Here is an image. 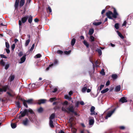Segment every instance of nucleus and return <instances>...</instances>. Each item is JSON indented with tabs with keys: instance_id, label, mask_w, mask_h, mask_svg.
<instances>
[{
	"instance_id": "41",
	"label": "nucleus",
	"mask_w": 133,
	"mask_h": 133,
	"mask_svg": "<svg viewBox=\"0 0 133 133\" xmlns=\"http://www.w3.org/2000/svg\"><path fill=\"white\" fill-rule=\"evenodd\" d=\"M0 64L3 66H4L5 64V63L3 60H2L0 61Z\"/></svg>"
},
{
	"instance_id": "42",
	"label": "nucleus",
	"mask_w": 133,
	"mask_h": 133,
	"mask_svg": "<svg viewBox=\"0 0 133 133\" xmlns=\"http://www.w3.org/2000/svg\"><path fill=\"white\" fill-rule=\"evenodd\" d=\"M5 46L6 47L7 49H9V43L7 42H5Z\"/></svg>"
},
{
	"instance_id": "22",
	"label": "nucleus",
	"mask_w": 133,
	"mask_h": 133,
	"mask_svg": "<svg viewBox=\"0 0 133 133\" xmlns=\"http://www.w3.org/2000/svg\"><path fill=\"white\" fill-rule=\"evenodd\" d=\"M25 3V0H21L20 3V6L21 7L23 6Z\"/></svg>"
},
{
	"instance_id": "63",
	"label": "nucleus",
	"mask_w": 133,
	"mask_h": 133,
	"mask_svg": "<svg viewBox=\"0 0 133 133\" xmlns=\"http://www.w3.org/2000/svg\"><path fill=\"white\" fill-rule=\"evenodd\" d=\"M79 103L81 105H83L84 104V103L83 101H81Z\"/></svg>"
},
{
	"instance_id": "30",
	"label": "nucleus",
	"mask_w": 133,
	"mask_h": 133,
	"mask_svg": "<svg viewBox=\"0 0 133 133\" xmlns=\"http://www.w3.org/2000/svg\"><path fill=\"white\" fill-rule=\"evenodd\" d=\"M32 18L31 16H30L28 19V21L29 23H31L32 21Z\"/></svg>"
},
{
	"instance_id": "18",
	"label": "nucleus",
	"mask_w": 133,
	"mask_h": 133,
	"mask_svg": "<svg viewBox=\"0 0 133 133\" xmlns=\"http://www.w3.org/2000/svg\"><path fill=\"white\" fill-rule=\"evenodd\" d=\"M121 89V86L118 85L117 86L115 89V90L116 91H120Z\"/></svg>"
},
{
	"instance_id": "39",
	"label": "nucleus",
	"mask_w": 133,
	"mask_h": 133,
	"mask_svg": "<svg viewBox=\"0 0 133 133\" xmlns=\"http://www.w3.org/2000/svg\"><path fill=\"white\" fill-rule=\"evenodd\" d=\"M115 27L116 29H118L119 28L118 23H116L115 25Z\"/></svg>"
},
{
	"instance_id": "53",
	"label": "nucleus",
	"mask_w": 133,
	"mask_h": 133,
	"mask_svg": "<svg viewBox=\"0 0 133 133\" xmlns=\"http://www.w3.org/2000/svg\"><path fill=\"white\" fill-rule=\"evenodd\" d=\"M47 10H49L50 12H51L52 11V10L51 8L49 6H48Z\"/></svg>"
},
{
	"instance_id": "2",
	"label": "nucleus",
	"mask_w": 133,
	"mask_h": 133,
	"mask_svg": "<svg viewBox=\"0 0 133 133\" xmlns=\"http://www.w3.org/2000/svg\"><path fill=\"white\" fill-rule=\"evenodd\" d=\"M29 112L31 114H34V112L31 109H29L28 110L25 109L23 111L21 112V116L23 117L26 115L28 116Z\"/></svg>"
},
{
	"instance_id": "13",
	"label": "nucleus",
	"mask_w": 133,
	"mask_h": 133,
	"mask_svg": "<svg viewBox=\"0 0 133 133\" xmlns=\"http://www.w3.org/2000/svg\"><path fill=\"white\" fill-rule=\"evenodd\" d=\"M46 100L45 99H40L38 101V104H40L41 103H44L45 102Z\"/></svg>"
},
{
	"instance_id": "44",
	"label": "nucleus",
	"mask_w": 133,
	"mask_h": 133,
	"mask_svg": "<svg viewBox=\"0 0 133 133\" xmlns=\"http://www.w3.org/2000/svg\"><path fill=\"white\" fill-rule=\"evenodd\" d=\"M58 61L57 59H55L54 61V65H56L58 64Z\"/></svg>"
},
{
	"instance_id": "37",
	"label": "nucleus",
	"mask_w": 133,
	"mask_h": 133,
	"mask_svg": "<svg viewBox=\"0 0 133 133\" xmlns=\"http://www.w3.org/2000/svg\"><path fill=\"white\" fill-rule=\"evenodd\" d=\"M26 102H27L26 100H24L23 101V104L24 105L26 108H28V106Z\"/></svg>"
},
{
	"instance_id": "33",
	"label": "nucleus",
	"mask_w": 133,
	"mask_h": 133,
	"mask_svg": "<svg viewBox=\"0 0 133 133\" xmlns=\"http://www.w3.org/2000/svg\"><path fill=\"white\" fill-rule=\"evenodd\" d=\"M96 50L100 56L102 54V52L101 49H98Z\"/></svg>"
},
{
	"instance_id": "45",
	"label": "nucleus",
	"mask_w": 133,
	"mask_h": 133,
	"mask_svg": "<svg viewBox=\"0 0 133 133\" xmlns=\"http://www.w3.org/2000/svg\"><path fill=\"white\" fill-rule=\"evenodd\" d=\"M104 87V85H101L99 88L98 87V90L99 89V91L101 90Z\"/></svg>"
},
{
	"instance_id": "5",
	"label": "nucleus",
	"mask_w": 133,
	"mask_h": 133,
	"mask_svg": "<svg viewBox=\"0 0 133 133\" xmlns=\"http://www.w3.org/2000/svg\"><path fill=\"white\" fill-rule=\"evenodd\" d=\"M8 86L7 85L4 86L2 87V88H0V92H3V91L5 92L8 89ZM1 94L0 92V94Z\"/></svg>"
},
{
	"instance_id": "11",
	"label": "nucleus",
	"mask_w": 133,
	"mask_h": 133,
	"mask_svg": "<svg viewBox=\"0 0 133 133\" xmlns=\"http://www.w3.org/2000/svg\"><path fill=\"white\" fill-rule=\"evenodd\" d=\"M95 108L94 106H92L90 109V115H93V114L95 113L94 110H95Z\"/></svg>"
},
{
	"instance_id": "17",
	"label": "nucleus",
	"mask_w": 133,
	"mask_h": 133,
	"mask_svg": "<svg viewBox=\"0 0 133 133\" xmlns=\"http://www.w3.org/2000/svg\"><path fill=\"white\" fill-rule=\"evenodd\" d=\"M15 78V76L14 75L11 76L9 77V80L10 82L12 81Z\"/></svg>"
},
{
	"instance_id": "56",
	"label": "nucleus",
	"mask_w": 133,
	"mask_h": 133,
	"mask_svg": "<svg viewBox=\"0 0 133 133\" xmlns=\"http://www.w3.org/2000/svg\"><path fill=\"white\" fill-rule=\"evenodd\" d=\"M6 51L7 53V54H8L10 52V50L9 49H6Z\"/></svg>"
},
{
	"instance_id": "7",
	"label": "nucleus",
	"mask_w": 133,
	"mask_h": 133,
	"mask_svg": "<svg viewBox=\"0 0 133 133\" xmlns=\"http://www.w3.org/2000/svg\"><path fill=\"white\" fill-rule=\"evenodd\" d=\"M26 55H24L21 59V61L19 62L20 63H22L25 61L26 59Z\"/></svg>"
},
{
	"instance_id": "4",
	"label": "nucleus",
	"mask_w": 133,
	"mask_h": 133,
	"mask_svg": "<svg viewBox=\"0 0 133 133\" xmlns=\"http://www.w3.org/2000/svg\"><path fill=\"white\" fill-rule=\"evenodd\" d=\"M116 108H115L113 110L109 112L107 114V116L105 117V118L106 119H107L108 117H110L112 114L116 110Z\"/></svg>"
},
{
	"instance_id": "35",
	"label": "nucleus",
	"mask_w": 133,
	"mask_h": 133,
	"mask_svg": "<svg viewBox=\"0 0 133 133\" xmlns=\"http://www.w3.org/2000/svg\"><path fill=\"white\" fill-rule=\"evenodd\" d=\"M11 126L12 128L13 129H14L16 128V125L15 123H11Z\"/></svg>"
},
{
	"instance_id": "58",
	"label": "nucleus",
	"mask_w": 133,
	"mask_h": 133,
	"mask_svg": "<svg viewBox=\"0 0 133 133\" xmlns=\"http://www.w3.org/2000/svg\"><path fill=\"white\" fill-rule=\"evenodd\" d=\"M119 128L122 130H124L125 128V127L123 126H121L119 127Z\"/></svg>"
},
{
	"instance_id": "27",
	"label": "nucleus",
	"mask_w": 133,
	"mask_h": 133,
	"mask_svg": "<svg viewBox=\"0 0 133 133\" xmlns=\"http://www.w3.org/2000/svg\"><path fill=\"white\" fill-rule=\"evenodd\" d=\"M43 108L41 107H40L37 109L38 112L39 113H42L43 112Z\"/></svg>"
},
{
	"instance_id": "50",
	"label": "nucleus",
	"mask_w": 133,
	"mask_h": 133,
	"mask_svg": "<svg viewBox=\"0 0 133 133\" xmlns=\"http://www.w3.org/2000/svg\"><path fill=\"white\" fill-rule=\"evenodd\" d=\"M9 64H7L5 65V69H7L9 68Z\"/></svg>"
},
{
	"instance_id": "10",
	"label": "nucleus",
	"mask_w": 133,
	"mask_h": 133,
	"mask_svg": "<svg viewBox=\"0 0 133 133\" xmlns=\"http://www.w3.org/2000/svg\"><path fill=\"white\" fill-rule=\"evenodd\" d=\"M119 101L122 103H124V102H127L126 98L124 97H123L121 98L120 99Z\"/></svg>"
},
{
	"instance_id": "34",
	"label": "nucleus",
	"mask_w": 133,
	"mask_h": 133,
	"mask_svg": "<svg viewBox=\"0 0 133 133\" xmlns=\"http://www.w3.org/2000/svg\"><path fill=\"white\" fill-rule=\"evenodd\" d=\"M57 99L56 97L50 98L49 99V101L52 102L56 100Z\"/></svg>"
},
{
	"instance_id": "64",
	"label": "nucleus",
	"mask_w": 133,
	"mask_h": 133,
	"mask_svg": "<svg viewBox=\"0 0 133 133\" xmlns=\"http://www.w3.org/2000/svg\"><path fill=\"white\" fill-rule=\"evenodd\" d=\"M57 89L56 88H55L54 89V90L52 91V92H55L57 91Z\"/></svg>"
},
{
	"instance_id": "29",
	"label": "nucleus",
	"mask_w": 133,
	"mask_h": 133,
	"mask_svg": "<svg viewBox=\"0 0 133 133\" xmlns=\"http://www.w3.org/2000/svg\"><path fill=\"white\" fill-rule=\"evenodd\" d=\"M76 42V40L75 39H73L71 42V44L72 46H73L75 44Z\"/></svg>"
},
{
	"instance_id": "21",
	"label": "nucleus",
	"mask_w": 133,
	"mask_h": 133,
	"mask_svg": "<svg viewBox=\"0 0 133 133\" xmlns=\"http://www.w3.org/2000/svg\"><path fill=\"white\" fill-rule=\"evenodd\" d=\"M19 2V0H16V1L15 4V8H17Z\"/></svg>"
},
{
	"instance_id": "31",
	"label": "nucleus",
	"mask_w": 133,
	"mask_h": 133,
	"mask_svg": "<svg viewBox=\"0 0 133 133\" xmlns=\"http://www.w3.org/2000/svg\"><path fill=\"white\" fill-rule=\"evenodd\" d=\"M30 42V40L29 39L27 40L25 42V46H27L28 44H29V42Z\"/></svg>"
},
{
	"instance_id": "23",
	"label": "nucleus",
	"mask_w": 133,
	"mask_h": 133,
	"mask_svg": "<svg viewBox=\"0 0 133 133\" xmlns=\"http://www.w3.org/2000/svg\"><path fill=\"white\" fill-rule=\"evenodd\" d=\"M108 90L109 89L108 88H107L101 91V92L102 94H104L107 92Z\"/></svg>"
},
{
	"instance_id": "24",
	"label": "nucleus",
	"mask_w": 133,
	"mask_h": 133,
	"mask_svg": "<svg viewBox=\"0 0 133 133\" xmlns=\"http://www.w3.org/2000/svg\"><path fill=\"white\" fill-rule=\"evenodd\" d=\"M102 23L101 22H94L93 24L95 26H98L100 25Z\"/></svg>"
},
{
	"instance_id": "52",
	"label": "nucleus",
	"mask_w": 133,
	"mask_h": 133,
	"mask_svg": "<svg viewBox=\"0 0 133 133\" xmlns=\"http://www.w3.org/2000/svg\"><path fill=\"white\" fill-rule=\"evenodd\" d=\"M1 57L5 58H7V57L6 56H5L3 55H1Z\"/></svg>"
},
{
	"instance_id": "48",
	"label": "nucleus",
	"mask_w": 133,
	"mask_h": 133,
	"mask_svg": "<svg viewBox=\"0 0 133 133\" xmlns=\"http://www.w3.org/2000/svg\"><path fill=\"white\" fill-rule=\"evenodd\" d=\"M23 54V52L22 51H20L18 54V55L19 57H21Z\"/></svg>"
},
{
	"instance_id": "8",
	"label": "nucleus",
	"mask_w": 133,
	"mask_h": 133,
	"mask_svg": "<svg viewBox=\"0 0 133 133\" xmlns=\"http://www.w3.org/2000/svg\"><path fill=\"white\" fill-rule=\"evenodd\" d=\"M67 109L69 112V113L70 112H74V108L72 106H71L69 108H68Z\"/></svg>"
},
{
	"instance_id": "6",
	"label": "nucleus",
	"mask_w": 133,
	"mask_h": 133,
	"mask_svg": "<svg viewBox=\"0 0 133 133\" xmlns=\"http://www.w3.org/2000/svg\"><path fill=\"white\" fill-rule=\"evenodd\" d=\"M88 86L87 84H85L84 87L82 88V91L83 93H85V92L86 90L87 89Z\"/></svg>"
},
{
	"instance_id": "55",
	"label": "nucleus",
	"mask_w": 133,
	"mask_h": 133,
	"mask_svg": "<svg viewBox=\"0 0 133 133\" xmlns=\"http://www.w3.org/2000/svg\"><path fill=\"white\" fill-rule=\"evenodd\" d=\"M59 107L57 106H56L54 108V109L55 110H57L58 109H59Z\"/></svg>"
},
{
	"instance_id": "40",
	"label": "nucleus",
	"mask_w": 133,
	"mask_h": 133,
	"mask_svg": "<svg viewBox=\"0 0 133 133\" xmlns=\"http://www.w3.org/2000/svg\"><path fill=\"white\" fill-rule=\"evenodd\" d=\"M35 46V44H32V47L30 49V52H31L34 49V48Z\"/></svg>"
},
{
	"instance_id": "38",
	"label": "nucleus",
	"mask_w": 133,
	"mask_h": 133,
	"mask_svg": "<svg viewBox=\"0 0 133 133\" xmlns=\"http://www.w3.org/2000/svg\"><path fill=\"white\" fill-rule=\"evenodd\" d=\"M53 65L54 64L53 63H52L49 66L46 68V70L47 71L50 68L53 66Z\"/></svg>"
},
{
	"instance_id": "28",
	"label": "nucleus",
	"mask_w": 133,
	"mask_h": 133,
	"mask_svg": "<svg viewBox=\"0 0 133 133\" xmlns=\"http://www.w3.org/2000/svg\"><path fill=\"white\" fill-rule=\"evenodd\" d=\"M26 102L29 104H31L33 103V99H30L26 101Z\"/></svg>"
},
{
	"instance_id": "54",
	"label": "nucleus",
	"mask_w": 133,
	"mask_h": 133,
	"mask_svg": "<svg viewBox=\"0 0 133 133\" xmlns=\"http://www.w3.org/2000/svg\"><path fill=\"white\" fill-rule=\"evenodd\" d=\"M31 1V0H27L26 3V4L27 5L29 4Z\"/></svg>"
},
{
	"instance_id": "61",
	"label": "nucleus",
	"mask_w": 133,
	"mask_h": 133,
	"mask_svg": "<svg viewBox=\"0 0 133 133\" xmlns=\"http://www.w3.org/2000/svg\"><path fill=\"white\" fill-rule=\"evenodd\" d=\"M65 98L66 99H69L70 98L69 97L68 95L65 96Z\"/></svg>"
},
{
	"instance_id": "47",
	"label": "nucleus",
	"mask_w": 133,
	"mask_h": 133,
	"mask_svg": "<svg viewBox=\"0 0 133 133\" xmlns=\"http://www.w3.org/2000/svg\"><path fill=\"white\" fill-rule=\"evenodd\" d=\"M57 52L58 54H63V52L61 50H58L57 51Z\"/></svg>"
},
{
	"instance_id": "15",
	"label": "nucleus",
	"mask_w": 133,
	"mask_h": 133,
	"mask_svg": "<svg viewBox=\"0 0 133 133\" xmlns=\"http://www.w3.org/2000/svg\"><path fill=\"white\" fill-rule=\"evenodd\" d=\"M94 32V30L92 28L90 29H89L88 32L89 34L90 35H92Z\"/></svg>"
},
{
	"instance_id": "19",
	"label": "nucleus",
	"mask_w": 133,
	"mask_h": 133,
	"mask_svg": "<svg viewBox=\"0 0 133 133\" xmlns=\"http://www.w3.org/2000/svg\"><path fill=\"white\" fill-rule=\"evenodd\" d=\"M94 39V37L92 35H90L89 38V41H90L91 42H94L95 41Z\"/></svg>"
},
{
	"instance_id": "26",
	"label": "nucleus",
	"mask_w": 133,
	"mask_h": 133,
	"mask_svg": "<svg viewBox=\"0 0 133 133\" xmlns=\"http://www.w3.org/2000/svg\"><path fill=\"white\" fill-rule=\"evenodd\" d=\"M117 32L118 34V36L122 38L123 39L124 37L118 31H117Z\"/></svg>"
},
{
	"instance_id": "3",
	"label": "nucleus",
	"mask_w": 133,
	"mask_h": 133,
	"mask_svg": "<svg viewBox=\"0 0 133 133\" xmlns=\"http://www.w3.org/2000/svg\"><path fill=\"white\" fill-rule=\"evenodd\" d=\"M28 18V16H25L24 17H22L21 19V21L19 20V31L21 30L22 28L21 25L22 24V22L23 23H24L26 21L27 19Z\"/></svg>"
},
{
	"instance_id": "57",
	"label": "nucleus",
	"mask_w": 133,
	"mask_h": 133,
	"mask_svg": "<svg viewBox=\"0 0 133 133\" xmlns=\"http://www.w3.org/2000/svg\"><path fill=\"white\" fill-rule=\"evenodd\" d=\"M16 104L17 105V106L18 107V108H19L20 107V104L19 102H17Z\"/></svg>"
},
{
	"instance_id": "49",
	"label": "nucleus",
	"mask_w": 133,
	"mask_h": 133,
	"mask_svg": "<svg viewBox=\"0 0 133 133\" xmlns=\"http://www.w3.org/2000/svg\"><path fill=\"white\" fill-rule=\"evenodd\" d=\"M101 74L104 75H105V72L104 69H102L101 72H100Z\"/></svg>"
},
{
	"instance_id": "43",
	"label": "nucleus",
	"mask_w": 133,
	"mask_h": 133,
	"mask_svg": "<svg viewBox=\"0 0 133 133\" xmlns=\"http://www.w3.org/2000/svg\"><path fill=\"white\" fill-rule=\"evenodd\" d=\"M68 102L67 101H65L62 104V105H68Z\"/></svg>"
},
{
	"instance_id": "9",
	"label": "nucleus",
	"mask_w": 133,
	"mask_h": 133,
	"mask_svg": "<svg viewBox=\"0 0 133 133\" xmlns=\"http://www.w3.org/2000/svg\"><path fill=\"white\" fill-rule=\"evenodd\" d=\"M29 120L27 118H26L25 120L23 121V124L25 126H27L28 125Z\"/></svg>"
},
{
	"instance_id": "59",
	"label": "nucleus",
	"mask_w": 133,
	"mask_h": 133,
	"mask_svg": "<svg viewBox=\"0 0 133 133\" xmlns=\"http://www.w3.org/2000/svg\"><path fill=\"white\" fill-rule=\"evenodd\" d=\"M127 22L126 21H124L122 25V26H125L126 25Z\"/></svg>"
},
{
	"instance_id": "36",
	"label": "nucleus",
	"mask_w": 133,
	"mask_h": 133,
	"mask_svg": "<svg viewBox=\"0 0 133 133\" xmlns=\"http://www.w3.org/2000/svg\"><path fill=\"white\" fill-rule=\"evenodd\" d=\"M41 57V55L40 54H37L35 57H34L36 58H40Z\"/></svg>"
},
{
	"instance_id": "16",
	"label": "nucleus",
	"mask_w": 133,
	"mask_h": 133,
	"mask_svg": "<svg viewBox=\"0 0 133 133\" xmlns=\"http://www.w3.org/2000/svg\"><path fill=\"white\" fill-rule=\"evenodd\" d=\"M94 119H91L89 120V124L90 125H93L94 123Z\"/></svg>"
},
{
	"instance_id": "25",
	"label": "nucleus",
	"mask_w": 133,
	"mask_h": 133,
	"mask_svg": "<svg viewBox=\"0 0 133 133\" xmlns=\"http://www.w3.org/2000/svg\"><path fill=\"white\" fill-rule=\"evenodd\" d=\"M55 117V114L54 113L52 114L49 117V119L52 120Z\"/></svg>"
},
{
	"instance_id": "20",
	"label": "nucleus",
	"mask_w": 133,
	"mask_h": 133,
	"mask_svg": "<svg viewBox=\"0 0 133 133\" xmlns=\"http://www.w3.org/2000/svg\"><path fill=\"white\" fill-rule=\"evenodd\" d=\"M84 44L85 45L87 48L89 47V44L88 42L85 40H84L83 42Z\"/></svg>"
},
{
	"instance_id": "32",
	"label": "nucleus",
	"mask_w": 133,
	"mask_h": 133,
	"mask_svg": "<svg viewBox=\"0 0 133 133\" xmlns=\"http://www.w3.org/2000/svg\"><path fill=\"white\" fill-rule=\"evenodd\" d=\"M117 75L116 74H113L112 75V77L114 79H116L117 78Z\"/></svg>"
},
{
	"instance_id": "60",
	"label": "nucleus",
	"mask_w": 133,
	"mask_h": 133,
	"mask_svg": "<svg viewBox=\"0 0 133 133\" xmlns=\"http://www.w3.org/2000/svg\"><path fill=\"white\" fill-rule=\"evenodd\" d=\"M110 81H107V82H106V85L107 86H108L110 84Z\"/></svg>"
},
{
	"instance_id": "14",
	"label": "nucleus",
	"mask_w": 133,
	"mask_h": 133,
	"mask_svg": "<svg viewBox=\"0 0 133 133\" xmlns=\"http://www.w3.org/2000/svg\"><path fill=\"white\" fill-rule=\"evenodd\" d=\"M49 125L51 128H53L54 126L53 124V122L52 120H50L49 122Z\"/></svg>"
},
{
	"instance_id": "62",
	"label": "nucleus",
	"mask_w": 133,
	"mask_h": 133,
	"mask_svg": "<svg viewBox=\"0 0 133 133\" xmlns=\"http://www.w3.org/2000/svg\"><path fill=\"white\" fill-rule=\"evenodd\" d=\"M79 102H78V101L76 103V106L78 107V105L79 104Z\"/></svg>"
},
{
	"instance_id": "12",
	"label": "nucleus",
	"mask_w": 133,
	"mask_h": 133,
	"mask_svg": "<svg viewBox=\"0 0 133 133\" xmlns=\"http://www.w3.org/2000/svg\"><path fill=\"white\" fill-rule=\"evenodd\" d=\"M67 106H66L65 107H64V106L62 108V110L63 111L66 112L68 113H69V111L67 109Z\"/></svg>"
},
{
	"instance_id": "1",
	"label": "nucleus",
	"mask_w": 133,
	"mask_h": 133,
	"mask_svg": "<svg viewBox=\"0 0 133 133\" xmlns=\"http://www.w3.org/2000/svg\"><path fill=\"white\" fill-rule=\"evenodd\" d=\"M118 15L116 9L115 8H114L113 13L111 11H109L107 12L106 14V16L108 17L111 19H112V17L114 18H116Z\"/></svg>"
},
{
	"instance_id": "46",
	"label": "nucleus",
	"mask_w": 133,
	"mask_h": 133,
	"mask_svg": "<svg viewBox=\"0 0 133 133\" xmlns=\"http://www.w3.org/2000/svg\"><path fill=\"white\" fill-rule=\"evenodd\" d=\"M71 51L69 50L68 51H65L64 52L66 54L68 55L71 52Z\"/></svg>"
},
{
	"instance_id": "51",
	"label": "nucleus",
	"mask_w": 133,
	"mask_h": 133,
	"mask_svg": "<svg viewBox=\"0 0 133 133\" xmlns=\"http://www.w3.org/2000/svg\"><path fill=\"white\" fill-rule=\"evenodd\" d=\"M15 45L14 44H13L11 46V49L13 50L15 48Z\"/></svg>"
}]
</instances>
